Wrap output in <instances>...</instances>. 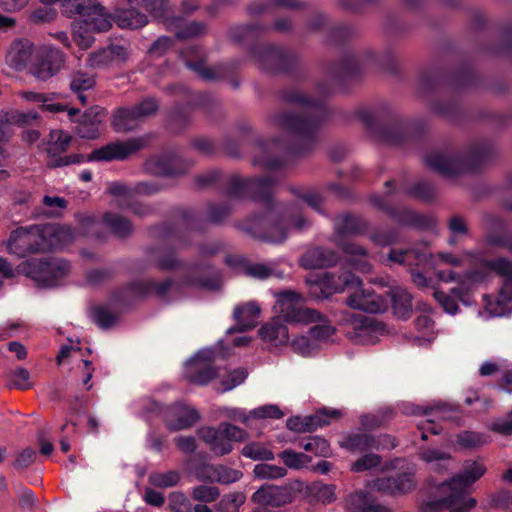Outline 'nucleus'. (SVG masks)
Instances as JSON below:
<instances>
[{
	"label": "nucleus",
	"instance_id": "nucleus-56",
	"mask_svg": "<svg viewBox=\"0 0 512 512\" xmlns=\"http://www.w3.org/2000/svg\"><path fill=\"white\" fill-rule=\"evenodd\" d=\"M220 497V490L215 486L200 484L192 488L191 498L201 503H212Z\"/></svg>",
	"mask_w": 512,
	"mask_h": 512
},
{
	"label": "nucleus",
	"instance_id": "nucleus-29",
	"mask_svg": "<svg viewBox=\"0 0 512 512\" xmlns=\"http://www.w3.org/2000/svg\"><path fill=\"white\" fill-rule=\"evenodd\" d=\"M198 478L209 483L230 485L242 478V472L223 464H206L200 470Z\"/></svg>",
	"mask_w": 512,
	"mask_h": 512
},
{
	"label": "nucleus",
	"instance_id": "nucleus-6",
	"mask_svg": "<svg viewBox=\"0 0 512 512\" xmlns=\"http://www.w3.org/2000/svg\"><path fill=\"white\" fill-rule=\"evenodd\" d=\"M343 302L346 307L368 314H382L391 308L393 315L403 321L412 315V296L408 290H354Z\"/></svg>",
	"mask_w": 512,
	"mask_h": 512
},
{
	"label": "nucleus",
	"instance_id": "nucleus-3",
	"mask_svg": "<svg viewBox=\"0 0 512 512\" xmlns=\"http://www.w3.org/2000/svg\"><path fill=\"white\" fill-rule=\"evenodd\" d=\"M487 468L483 462L466 460L463 469L452 478L436 481L430 477L426 481V493L435 491L439 498L424 501L423 512H440L450 509V512H470L476 505L475 498L468 496L467 489L479 480Z\"/></svg>",
	"mask_w": 512,
	"mask_h": 512
},
{
	"label": "nucleus",
	"instance_id": "nucleus-54",
	"mask_svg": "<svg viewBox=\"0 0 512 512\" xmlns=\"http://www.w3.org/2000/svg\"><path fill=\"white\" fill-rule=\"evenodd\" d=\"M246 496L242 492H233L224 495L219 504H217V510L220 512H239V507L245 504Z\"/></svg>",
	"mask_w": 512,
	"mask_h": 512
},
{
	"label": "nucleus",
	"instance_id": "nucleus-14",
	"mask_svg": "<svg viewBox=\"0 0 512 512\" xmlns=\"http://www.w3.org/2000/svg\"><path fill=\"white\" fill-rule=\"evenodd\" d=\"M252 58L261 70L270 73L287 72L298 60L294 53L271 44L255 46Z\"/></svg>",
	"mask_w": 512,
	"mask_h": 512
},
{
	"label": "nucleus",
	"instance_id": "nucleus-17",
	"mask_svg": "<svg viewBox=\"0 0 512 512\" xmlns=\"http://www.w3.org/2000/svg\"><path fill=\"white\" fill-rule=\"evenodd\" d=\"M342 415V412L338 409L324 407L305 417H289L286 421V427L288 430L297 433L312 432L328 426L332 421L341 418Z\"/></svg>",
	"mask_w": 512,
	"mask_h": 512
},
{
	"label": "nucleus",
	"instance_id": "nucleus-15",
	"mask_svg": "<svg viewBox=\"0 0 512 512\" xmlns=\"http://www.w3.org/2000/svg\"><path fill=\"white\" fill-rule=\"evenodd\" d=\"M215 353L213 350H201L187 362L184 368V378L195 385H206L218 375L214 366Z\"/></svg>",
	"mask_w": 512,
	"mask_h": 512
},
{
	"label": "nucleus",
	"instance_id": "nucleus-7",
	"mask_svg": "<svg viewBox=\"0 0 512 512\" xmlns=\"http://www.w3.org/2000/svg\"><path fill=\"white\" fill-rule=\"evenodd\" d=\"M463 255L468 257L470 268L463 274L455 273L452 270L440 271L438 277L443 282L481 284L490 278L492 273H495L506 283L512 284V261L507 258L499 257L489 260L479 251L467 250L463 251Z\"/></svg>",
	"mask_w": 512,
	"mask_h": 512
},
{
	"label": "nucleus",
	"instance_id": "nucleus-33",
	"mask_svg": "<svg viewBox=\"0 0 512 512\" xmlns=\"http://www.w3.org/2000/svg\"><path fill=\"white\" fill-rule=\"evenodd\" d=\"M44 240L47 243V250L63 247L72 243L75 239L74 231L66 225L42 224Z\"/></svg>",
	"mask_w": 512,
	"mask_h": 512
},
{
	"label": "nucleus",
	"instance_id": "nucleus-41",
	"mask_svg": "<svg viewBox=\"0 0 512 512\" xmlns=\"http://www.w3.org/2000/svg\"><path fill=\"white\" fill-rule=\"evenodd\" d=\"M419 458L426 463H433V470L442 473L448 471L451 456L438 448H423L419 451Z\"/></svg>",
	"mask_w": 512,
	"mask_h": 512
},
{
	"label": "nucleus",
	"instance_id": "nucleus-26",
	"mask_svg": "<svg viewBox=\"0 0 512 512\" xmlns=\"http://www.w3.org/2000/svg\"><path fill=\"white\" fill-rule=\"evenodd\" d=\"M149 165L156 174L178 177L186 174L194 166V162L174 155H165L152 160Z\"/></svg>",
	"mask_w": 512,
	"mask_h": 512
},
{
	"label": "nucleus",
	"instance_id": "nucleus-25",
	"mask_svg": "<svg viewBox=\"0 0 512 512\" xmlns=\"http://www.w3.org/2000/svg\"><path fill=\"white\" fill-rule=\"evenodd\" d=\"M433 297L443 308V311L449 315L458 313L459 303L465 307H470L475 302L473 290H434Z\"/></svg>",
	"mask_w": 512,
	"mask_h": 512
},
{
	"label": "nucleus",
	"instance_id": "nucleus-44",
	"mask_svg": "<svg viewBox=\"0 0 512 512\" xmlns=\"http://www.w3.org/2000/svg\"><path fill=\"white\" fill-rule=\"evenodd\" d=\"M483 300L486 301V309L490 315H505L506 305L512 301V290H498L494 301L490 300V297L484 294Z\"/></svg>",
	"mask_w": 512,
	"mask_h": 512
},
{
	"label": "nucleus",
	"instance_id": "nucleus-60",
	"mask_svg": "<svg viewBox=\"0 0 512 512\" xmlns=\"http://www.w3.org/2000/svg\"><path fill=\"white\" fill-rule=\"evenodd\" d=\"M382 463V457L377 454L368 453L360 456L357 461L352 464V471L354 472H365L377 467Z\"/></svg>",
	"mask_w": 512,
	"mask_h": 512
},
{
	"label": "nucleus",
	"instance_id": "nucleus-64",
	"mask_svg": "<svg viewBox=\"0 0 512 512\" xmlns=\"http://www.w3.org/2000/svg\"><path fill=\"white\" fill-rule=\"evenodd\" d=\"M267 29L268 27L260 24L239 26L233 31V38L236 41H244L266 31Z\"/></svg>",
	"mask_w": 512,
	"mask_h": 512
},
{
	"label": "nucleus",
	"instance_id": "nucleus-31",
	"mask_svg": "<svg viewBox=\"0 0 512 512\" xmlns=\"http://www.w3.org/2000/svg\"><path fill=\"white\" fill-rule=\"evenodd\" d=\"M105 116L103 109L93 107L82 116L75 127V133L84 139H96L100 136V125Z\"/></svg>",
	"mask_w": 512,
	"mask_h": 512
},
{
	"label": "nucleus",
	"instance_id": "nucleus-24",
	"mask_svg": "<svg viewBox=\"0 0 512 512\" xmlns=\"http://www.w3.org/2000/svg\"><path fill=\"white\" fill-rule=\"evenodd\" d=\"M415 485L413 474L407 471L396 472L385 477H377L374 480V488L381 493L391 495L404 494Z\"/></svg>",
	"mask_w": 512,
	"mask_h": 512
},
{
	"label": "nucleus",
	"instance_id": "nucleus-30",
	"mask_svg": "<svg viewBox=\"0 0 512 512\" xmlns=\"http://www.w3.org/2000/svg\"><path fill=\"white\" fill-rule=\"evenodd\" d=\"M90 8L81 20L82 28L86 32L108 31L112 27L114 18L95 0L92 1Z\"/></svg>",
	"mask_w": 512,
	"mask_h": 512
},
{
	"label": "nucleus",
	"instance_id": "nucleus-50",
	"mask_svg": "<svg viewBox=\"0 0 512 512\" xmlns=\"http://www.w3.org/2000/svg\"><path fill=\"white\" fill-rule=\"evenodd\" d=\"M278 457L285 463L286 467L295 470L302 469L311 462V456L305 455L302 452H296L289 448L282 450Z\"/></svg>",
	"mask_w": 512,
	"mask_h": 512
},
{
	"label": "nucleus",
	"instance_id": "nucleus-45",
	"mask_svg": "<svg viewBox=\"0 0 512 512\" xmlns=\"http://www.w3.org/2000/svg\"><path fill=\"white\" fill-rule=\"evenodd\" d=\"M261 313V309L255 302H247L245 304L234 307L233 318L236 322H243L244 324H253V329L256 326V320Z\"/></svg>",
	"mask_w": 512,
	"mask_h": 512
},
{
	"label": "nucleus",
	"instance_id": "nucleus-42",
	"mask_svg": "<svg viewBox=\"0 0 512 512\" xmlns=\"http://www.w3.org/2000/svg\"><path fill=\"white\" fill-rule=\"evenodd\" d=\"M139 118L133 108H120L113 116L112 124L118 132L132 131L138 126Z\"/></svg>",
	"mask_w": 512,
	"mask_h": 512
},
{
	"label": "nucleus",
	"instance_id": "nucleus-20",
	"mask_svg": "<svg viewBox=\"0 0 512 512\" xmlns=\"http://www.w3.org/2000/svg\"><path fill=\"white\" fill-rule=\"evenodd\" d=\"M145 140L142 138H133L127 141H116L109 143L99 149H95L89 156L88 160L94 161H112L124 160L134 152L142 149Z\"/></svg>",
	"mask_w": 512,
	"mask_h": 512
},
{
	"label": "nucleus",
	"instance_id": "nucleus-58",
	"mask_svg": "<svg viewBox=\"0 0 512 512\" xmlns=\"http://www.w3.org/2000/svg\"><path fill=\"white\" fill-rule=\"evenodd\" d=\"M457 443L466 449L480 448L487 443L484 434L472 431H464L457 434Z\"/></svg>",
	"mask_w": 512,
	"mask_h": 512
},
{
	"label": "nucleus",
	"instance_id": "nucleus-48",
	"mask_svg": "<svg viewBox=\"0 0 512 512\" xmlns=\"http://www.w3.org/2000/svg\"><path fill=\"white\" fill-rule=\"evenodd\" d=\"M181 474L177 470H168L166 472H152L149 475V483L157 488H171L180 483Z\"/></svg>",
	"mask_w": 512,
	"mask_h": 512
},
{
	"label": "nucleus",
	"instance_id": "nucleus-38",
	"mask_svg": "<svg viewBox=\"0 0 512 512\" xmlns=\"http://www.w3.org/2000/svg\"><path fill=\"white\" fill-rule=\"evenodd\" d=\"M102 223L112 234L118 238H127L132 235L134 227L131 221L114 212H105L102 216Z\"/></svg>",
	"mask_w": 512,
	"mask_h": 512
},
{
	"label": "nucleus",
	"instance_id": "nucleus-19",
	"mask_svg": "<svg viewBox=\"0 0 512 512\" xmlns=\"http://www.w3.org/2000/svg\"><path fill=\"white\" fill-rule=\"evenodd\" d=\"M154 407L156 410L164 414L165 426L172 432L190 429L199 421L200 418V415L195 408L184 406L181 403L166 406L164 410L158 403H154Z\"/></svg>",
	"mask_w": 512,
	"mask_h": 512
},
{
	"label": "nucleus",
	"instance_id": "nucleus-39",
	"mask_svg": "<svg viewBox=\"0 0 512 512\" xmlns=\"http://www.w3.org/2000/svg\"><path fill=\"white\" fill-rule=\"evenodd\" d=\"M336 245L343 253L351 257L350 261L354 266L362 271L369 270L370 264L367 261L368 251L363 246L343 239H338Z\"/></svg>",
	"mask_w": 512,
	"mask_h": 512
},
{
	"label": "nucleus",
	"instance_id": "nucleus-4",
	"mask_svg": "<svg viewBox=\"0 0 512 512\" xmlns=\"http://www.w3.org/2000/svg\"><path fill=\"white\" fill-rule=\"evenodd\" d=\"M273 311L276 315L258 330V335L263 341L274 346L288 343L289 333L286 323L310 324L323 320L322 314L306 307L302 295L294 290H282L277 293Z\"/></svg>",
	"mask_w": 512,
	"mask_h": 512
},
{
	"label": "nucleus",
	"instance_id": "nucleus-10",
	"mask_svg": "<svg viewBox=\"0 0 512 512\" xmlns=\"http://www.w3.org/2000/svg\"><path fill=\"white\" fill-rule=\"evenodd\" d=\"M200 440L217 457L231 453L234 443L245 442L248 433L228 421H222L216 427H201L197 430Z\"/></svg>",
	"mask_w": 512,
	"mask_h": 512
},
{
	"label": "nucleus",
	"instance_id": "nucleus-35",
	"mask_svg": "<svg viewBox=\"0 0 512 512\" xmlns=\"http://www.w3.org/2000/svg\"><path fill=\"white\" fill-rule=\"evenodd\" d=\"M182 22V19L179 17L165 19L167 29L174 32L179 40L201 36L206 32V26L202 22L192 21L184 26H182Z\"/></svg>",
	"mask_w": 512,
	"mask_h": 512
},
{
	"label": "nucleus",
	"instance_id": "nucleus-5",
	"mask_svg": "<svg viewBox=\"0 0 512 512\" xmlns=\"http://www.w3.org/2000/svg\"><path fill=\"white\" fill-rule=\"evenodd\" d=\"M174 290H111L106 300L88 306V316L96 327L108 330L116 327L123 316L150 297L168 301Z\"/></svg>",
	"mask_w": 512,
	"mask_h": 512
},
{
	"label": "nucleus",
	"instance_id": "nucleus-53",
	"mask_svg": "<svg viewBox=\"0 0 512 512\" xmlns=\"http://www.w3.org/2000/svg\"><path fill=\"white\" fill-rule=\"evenodd\" d=\"M254 477L257 479H278L287 474V469L274 464L258 463L254 466Z\"/></svg>",
	"mask_w": 512,
	"mask_h": 512
},
{
	"label": "nucleus",
	"instance_id": "nucleus-37",
	"mask_svg": "<svg viewBox=\"0 0 512 512\" xmlns=\"http://www.w3.org/2000/svg\"><path fill=\"white\" fill-rule=\"evenodd\" d=\"M431 258L432 254L429 252L425 245L407 250L392 249L388 254V259L398 264H410L411 260H414L415 263L419 265L429 262Z\"/></svg>",
	"mask_w": 512,
	"mask_h": 512
},
{
	"label": "nucleus",
	"instance_id": "nucleus-16",
	"mask_svg": "<svg viewBox=\"0 0 512 512\" xmlns=\"http://www.w3.org/2000/svg\"><path fill=\"white\" fill-rule=\"evenodd\" d=\"M340 322L351 325L352 330L348 331V337L354 343L362 345L375 343V334L379 329L377 321L365 315L354 314L344 310L341 314Z\"/></svg>",
	"mask_w": 512,
	"mask_h": 512
},
{
	"label": "nucleus",
	"instance_id": "nucleus-1",
	"mask_svg": "<svg viewBox=\"0 0 512 512\" xmlns=\"http://www.w3.org/2000/svg\"><path fill=\"white\" fill-rule=\"evenodd\" d=\"M374 59L375 55L370 50L344 55L338 64L329 69L327 81L317 84V93L321 97L330 95L333 85H340L358 76L365 65ZM281 97L283 101L302 108L303 112L296 114L287 110L275 111L269 115L270 126L284 132L289 138L305 141L309 145L314 143L321 123L328 116L324 99L312 98L297 89L285 90Z\"/></svg>",
	"mask_w": 512,
	"mask_h": 512
},
{
	"label": "nucleus",
	"instance_id": "nucleus-2",
	"mask_svg": "<svg viewBox=\"0 0 512 512\" xmlns=\"http://www.w3.org/2000/svg\"><path fill=\"white\" fill-rule=\"evenodd\" d=\"M279 182L280 178L274 175L255 178L235 175L229 178L226 187V194L231 198L243 199L249 196L267 205L263 215L253 216L251 229L263 240L273 243L283 242L290 228L301 231L309 226L296 204L285 206L273 202V189Z\"/></svg>",
	"mask_w": 512,
	"mask_h": 512
},
{
	"label": "nucleus",
	"instance_id": "nucleus-43",
	"mask_svg": "<svg viewBox=\"0 0 512 512\" xmlns=\"http://www.w3.org/2000/svg\"><path fill=\"white\" fill-rule=\"evenodd\" d=\"M374 443V435L366 433L349 434L344 437L341 447L349 451L366 452L371 449Z\"/></svg>",
	"mask_w": 512,
	"mask_h": 512
},
{
	"label": "nucleus",
	"instance_id": "nucleus-27",
	"mask_svg": "<svg viewBox=\"0 0 512 512\" xmlns=\"http://www.w3.org/2000/svg\"><path fill=\"white\" fill-rule=\"evenodd\" d=\"M298 485H300L298 486V500L330 504L336 499L334 484H325L320 481L309 484L298 479Z\"/></svg>",
	"mask_w": 512,
	"mask_h": 512
},
{
	"label": "nucleus",
	"instance_id": "nucleus-28",
	"mask_svg": "<svg viewBox=\"0 0 512 512\" xmlns=\"http://www.w3.org/2000/svg\"><path fill=\"white\" fill-rule=\"evenodd\" d=\"M34 53V44L26 38L13 41L7 50L6 64L15 71H22L27 67Z\"/></svg>",
	"mask_w": 512,
	"mask_h": 512
},
{
	"label": "nucleus",
	"instance_id": "nucleus-18",
	"mask_svg": "<svg viewBox=\"0 0 512 512\" xmlns=\"http://www.w3.org/2000/svg\"><path fill=\"white\" fill-rule=\"evenodd\" d=\"M306 283L319 288H359L363 285V280L348 270L317 271L306 276Z\"/></svg>",
	"mask_w": 512,
	"mask_h": 512
},
{
	"label": "nucleus",
	"instance_id": "nucleus-59",
	"mask_svg": "<svg viewBox=\"0 0 512 512\" xmlns=\"http://www.w3.org/2000/svg\"><path fill=\"white\" fill-rule=\"evenodd\" d=\"M108 191L111 195L118 198L117 205L121 208H124L130 199L134 197L133 187L119 182L111 183Z\"/></svg>",
	"mask_w": 512,
	"mask_h": 512
},
{
	"label": "nucleus",
	"instance_id": "nucleus-62",
	"mask_svg": "<svg viewBox=\"0 0 512 512\" xmlns=\"http://www.w3.org/2000/svg\"><path fill=\"white\" fill-rule=\"evenodd\" d=\"M168 507L173 512H192L189 498L183 492H173L168 496Z\"/></svg>",
	"mask_w": 512,
	"mask_h": 512
},
{
	"label": "nucleus",
	"instance_id": "nucleus-52",
	"mask_svg": "<svg viewBox=\"0 0 512 512\" xmlns=\"http://www.w3.org/2000/svg\"><path fill=\"white\" fill-rule=\"evenodd\" d=\"M92 1L93 0H63L61 3L62 14L70 18L79 16L82 20L84 14L91 9Z\"/></svg>",
	"mask_w": 512,
	"mask_h": 512
},
{
	"label": "nucleus",
	"instance_id": "nucleus-13",
	"mask_svg": "<svg viewBox=\"0 0 512 512\" xmlns=\"http://www.w3.org/2000/svg\"><path fill=\"white\" fill-rule=\"evenodd\" d=\"M300 152L302 151L294 147L290 139L271 138L256 144L252 163L254 166L273 170L283 165L286 154Z\"/></svg>",
	"mask_w": 512,
	"mask_h": 512
},
{
	"label": "nucleus",
	"instance_id": "nucleus-9",
	"mask_svg": "<svg viewBox=\"0 0 512 512\" xmlns=\"http://www.w3.org/2000/svg\"><path fill=\"white\" fill-rule=\"evenodd\" d=\"M298 479L284 484L265 483L250 496V502L257 506L252 512H286L281 510L296 502Z\"/></svg>",
	"mask_w": 512,
	"mask_h": 512
},
{
	"label": "nucleus",
	"instance_id": "nucleus-47",
	"mask_svg": "<svg viewBox=\"0 0 512 512\" xmlns=\"http://www.w3.org/2000/svg\"><path fill=\"white\" fill-rule=\"evenodd\" d=\"M242 457H247L253 461H272L273 452L261 442H249L240 451Z\"/></svg>",
	"mask_w": 512,
	"mask_h": 512
},
{
	"label": "nucleus",
	"instance_id": "nucleus-12",
	"mask_svg": "<svg viewBox=\"0 0 512 512\" xmlns=\"http://www.w3.org/2000/svg\"><path fill=\"white\" fill-rule=\"evenodd\" d=\"M130 8L118 6L115 9L114 20L121 28L139 29L148 22L147 16L137 8L143 6L156 17L165 16V2L163 0H125Z\"/></svg>",
	"mask_w": 512,
	"mask_h": 512
},
{
	"label": "nucleus",
	"instance_id": "nucleus-57",
	"mask_svg": "<svg viewBox=\"0 0 512 512\" xmlns=\"http://www.w3.org/2000/svg\"><path fill=\"white\" fill-rule=\"evenodd\" d=\"M71 142V137L63 131L57 130L50 134V143L48 146V153L56 155L67 151Z\"/></svg>",
	"mask_w": 512,
	"mask_h": 512
},
{
	"label": "nucleus",
	"instance_id": "nucleus-61",
	"mask_svg": "<svg viewBox=\"0 0 512 512\" xmlns=\"http://www.w3.org/2000/svg\"><path fill=\"white\" fill-rule=\"evenodd\" d=\"M57 11L49 6H41L30 12L28 19L33 24H45L53 21Z\"/></svg>",
	"mask_w": 512,
	"mask_h": 512
},
{
	"label": "nucleus",
	"instance_id": "nucleus-46",
	"mask_svg": "<svg viewBox=\"0 0 512 512\" xmlns=\"http://www.w3.org/2000/svg\"><path fill=\"white\" fill-rule=\"evenodd\" d=\"M300 447L305 451L313 453L314 456L317 457H330L331 455L329 442L319 435L302 439Z\"/></svg>",
	"mask_w": 512,
	"mask_h": 512
},
{
	"label": "nucleus",
	"instance_id": "nucleus-34",
	"mask_svg": "<svg viewBox=\"0 0 512 512\" xmlns=\"http://www.w3.org/2000/svg\"><path fill=\"white\" fill-rule=\"evenodd\" d=\"M349 512H388V509L376 501L370 492L357 491L346 498Z\"/></svg>",
	"mask_w": 512,
	"mask_h": 512
},
{
	"label": "nucleus",
	"instance_id": "nucleus-55",
	"mask_svg": "<svg viewBox=\"0 0 512 512\" xmlns=\"http://www.w3.org/2000/svg\"><path fill=\"white\" fill-rule=\"evenodd\" d=\"M224 276L219 269L211 266H205L200 272L202 288H220L223 285Z\"/></svg>",
	"mask_w": 512,
	"mask_h": 512
},
{
	"label": "nucleus",
	"instance_id": "nucleus-51",
	"mask_svg": "<svg viewBox=\"0 0 512 512\" xmlns=\"http://www.w3.org/2000/svg\"><path fill=\"white\" fill-rule=\"evenodd\" d=\"M416 310L420 314L415 320L416 329L423 332H431L434 328V321L431 317L434 312L433 307L425 302H420L416 305Z\"/></svg>",
	"mask_w": 512,
	"mask_h": 512
},
{
	"label": "nucleus",
	"instance_id": "nucleus-23",
	"mask_svg": "<svg viewBox=\"0 0 512 512\" xmlns=\"http://www.w3.org/2000/svg\"><path fill=\"white\" fill-rule=\"evenodd\" d=\"M128 57L129 51L126 46L111 44L108 47L89 53L86 58V66L92 69H102L125 62Z\"/></svg>",
	"mask_w": 512,
	"mask_h": 512
},
{
	"label": "nucleus",
	"instance_id": "nucleus-40",
	"mask_svg": "<svg viewBox=\"0 0 512 512\" xmlns=\"http://www.w3.org/2000/svg\"><path fill=\"white\" fill-rule=\"evenodd\" d=\"M371 203L379 208L380 210L386 212L389 216H391L395 221L404 224V225H410L414 223V220L416 218L414 212L411 210H401L398 211L397 209L391 207L387 201L384 199V197L380 195H373L370 198Z\"/></svg>",
	"mask_w": 512,
	"mask_h": 512
},
{
	"label": "nucleus",
	"instance_id": "nucleus-11",
	"mask_svg": "<svg viewBox=\"0 0 512 512\" xmlns=\"http://www.w3.org/2000/svg\"><path fill=\"white\" fill-rule=\"evenodd\" d=\"M6 251L18 258L38 254L47 250L42 224L18 227L10 232L5 241Z\"/></svg>",
	"mask_w": 512,
	"mask_h": 512
},
{
	"label": "nucleus",
	"instance_id": "nucleus-8",
	"mask_svg": "<svg viewBox=\"0 0 512 512\" xmlns=\"http://www.w3.org/2000/svg\"><path fill=\"white\" fill-rule=\"evenodd\" d=\"M489 155V147L476 145L466 156L453 150L431 152L426 156L425 163L440 175L446 178H454L478 169L488 159Z\"/></svg>",
	"mask_w": 512,
	"mask_h": 512
},
{
	"label": "nucleus",
	"instance_id": "nucleus-36",
	"mask_svg": "<svg viewBox=\"0 0 512 512\" xmlns=\"http://www.w3.org/2000/svg\"><path fill=\"white\" fill-rule=\"evenodd\" d=\"M335 229L339 236H358L368 229V223L358 215L345 214L335 219Z\"/></svg>",
	"mask_w": 512,
	"mask_h": 512
},
{
	"label": "nucleus",
	"instance_id": "nucleus-49",
	"mask_svg": "<svg viewBox=\"0 0 512 512\" xmlns=\"http://www.w3.org/2000/svg\"><path fill=\"white\" fill-rule=\"evenodd\" d=\"M95 85V79L93 76L88 73L77 71L73 74L70 87L71 89L78 93V99L85 104L86 96L83 95V91L91 89Z\"/></svg>",
	"mask_w": 512,
	"mask_h": 512
},
{
	"label": "nucleus",
	"instance_id": "nucleus-63",
	"mask_svg": "<svg viewBox=\"0 0 512 512\" xmlns=\"http://www.w3.org/2000/svg\"><path fill=\"white\" fill-rule=\"evenodd\" d=\"M285 414L278 405H264L250 411V417L254 419H281Z\"/></svg>",
	"mask_w": 512,
	"mask_h": 512
},
{
	"label": "nucleus",
	"instance_id": "nucleus-32",
	"mask_svg": "<svg viewBox=\"0 0 512 512\" xmlns=\"http://www.w3.org/2000/svg\"><path fill=\"white\" fill-rule=\"evenodd\" d=\"M339 257L336 252L323 247H314L308 250L300 260L305 269H320L336 264Z\"/></svg>",
	"mask_w": 512,
	"mask_h": 512
},
{
	"label": "nucleus",
	"instance_id": "nucleus-21",
	"mask_svg": "<svg viewBox=\"0 0 512 512\" xmlns=\"http://www.w3.org/2000/svg\"><path fill=\"white\" fill-rule=\"evenodd\" d=\"M64 63V53L57 48H49L35 59L29 72L36 79L46 81L58 73Z\"/></svg>",
	"mask_w": 512,
	"mask_h": 512
},
{
	"label": "nucleus",
	"instance_id": "nucleus-22",
	"mask_svg": "<svg viewBox=\"0 0 512 512\" xmlns=\"http://www.w3.org/2000/svg\"><path fill=\"white\" fill-rule=\"evenodd\" d=\"M181 57L183 58L185 65L204 80H218L225 74V68L223 65H217L215 67H207L205 65V53L199 47L191 46L186 48L182 51Z\"/></svg>",
	"mask_w": 512,
	"mask_h": 512
}]
</instances>
